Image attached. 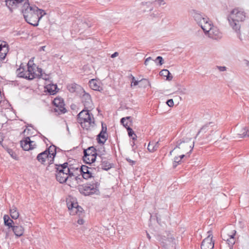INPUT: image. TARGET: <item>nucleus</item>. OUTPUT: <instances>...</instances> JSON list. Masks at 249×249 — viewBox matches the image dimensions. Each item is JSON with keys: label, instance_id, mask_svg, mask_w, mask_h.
<instances>
[{"label": "nucleus", "instance_id": "obj_1", "mask_svg": "<svg viewBox=\"0 0 249 249\" xmlns=\"http://www.w3.org/2000/svg\"><path fill=\"white\" fill-rule=\"evenodd\" d=\"M21 11L26 22L34 26H38L40 19L46 15L43 10L35 5L31 6L28 1L23 5Z\"/></svg>", "mask_w": 249, "mask_h": 249}, {"label": "nucleus", "instance_id": "obj_2", "mask_svg": "<svg viewBox=\"0 0 249 249\" xmlns=\"http://www.w3.org/2000/svg\"><path fill=\"white\" fill-rule=\"evenodd\" d=\"M194 143L192 138H183L176 142V147L170 152L169 155H179L180 159L187 157V155L190 153L193 149Z\"/></svg>", "mask_w": 249, "mask_h": 249}, {"label": "nucleus", "instance_id": "obj_3", "mask_svg": "<svg viewBox=\"0 0 249 249\" xmlns=\"http://www.w3.org/2000/svg\"><path fill=\"white\" fill-rule=\"evenodd\" d=\"M245 18V13L243 10L238 8L233 9L228 17L230 26L237 33L238 37L241 40L242 38L239 35L240 22L243 21Z\"/></svg>", "mask_w": 249, "mask_h": 249}, {"label": "nucleus", "instance_id": "obj_4", "mask_svg": "<svg viewBox=\"0 0 249 249\" xmlns=\"http://www.w3.org/2000/svg\"><path fill=\"white\" fill-rule=\"evenodd\" d=\"M78 122L81 127L86 130H91L95 125L94 118L92 114L89 113V109L82 110L78 114Z\"/></svg>", "mask_w": 249, "mask_h": 249}, {"label": "nucleus", "instance_id": "obj_5", "mask_svg": "<svg viewBox=\"0 0 249 249\" xmlns=\"http://www.w3.org/2000/svg\"><path fill=\"white\" fill-rule=\"evenodd\" d=\"M55 166L57 171V174H56L57 180L60 183L66 182L67 180H68L69 173L71 172V170H73L74 168L69 165L68 162H65L59 165L55 164Z\"/></svg>", "mask_w": 249, "mask_h": 249}, {"label": "nucleus", "instance_id": "obj_6", "mask_svg": "<svg viewBox=\"0 0 249 249\" xmlns=\"http://www.w3.org/2000/svg\"><path fill=\"white\" fill-rule=\"evenodd\" d=\"M42 69L37 68L36 73L34 71V68L32 66H29L28 64L27 70H25L23 68L20 67L17 70L18 75L19 77L24 78L28 80H32L36 77L42 76Z\"/></svg>", "mask_w": 249, "mask_h": 249}, {"label": "nucleus", "instance_id": "obj_7", "mask_svg": "<svg viewBox=\"0 0 249 249\" xmlns=\"http://www.w3.org/2000/svg\"><path fill=\"white\" fill-rule=\"evenodd\" d=\"M203 31L205 35L214 39H218L222 37V34L218 28L214 26L211 21L204 26Z\"/></svg>", "mask_w": 249, "mask_h": 249}, {"label": "nucleus", "instance_id": "obj_8", "mask_svg": "<svg viewBox=\"0 0 249 249\" xmlns=\"http://www.w3.org/2000/svg\"><path fill=\"white\" fill-rule=\"evenodd\" d=\"M191 15L197 24L203 30L205 28L204 26H206L211 21L207 16L196 10H193L191 12Z\"/></svg>", "mask_w": 249, "mask_h": 249}, {"label": "nucleus", "instance_id": "obj_9", "mask_svg": "<svg viewBox=\"0 0 249 249\" xmlns=\"http://www.w3.org/2000/svg\"><path fill=\"white\" fill-rule=\"evenodd\" d=\"M97 166L98 171L100 169L107 171L112 168V165L108 161L107 158L105 156L104 154H101L98 155L97 160H96V164H94Z\"/></svg>", "mask_w": 249, "mask_h": 249}, {"label": "nucleus", "instance_id": "obj_10", "mask_svg": "<svg viewBox=\"0 0 249 249\" xmlns=\"http://www.w3.org/2000/svg\"><path fill=\"white\" fill-rule=\"evenodd\" d=\"M99 184L98 182L92 184H87L82 186V192L85 196L98 194Z\"/></svg>", "mask_w": 249, "mask_h": 249}, {"label": "nucleus", "instance_id": "obj_11", "mask_svg": "<svg viewBox=\"0 0 249 249\" xmlns=\"http://www.w3.org/2000/svg\"><path fill=\"white\" fill-rule=\"evenodd\" d=\"M157 240L160 241L164 246H171L175 244V238L172 234L166 232L165 235L157 236Z\"/></svg>", "mask_w": 249, "mask_h": 249}, {"label": "nucleus", "instance_id": "obj_12", "mask_svg": "<svg viewBox=\"0 0 249 249\" xmlns=\"http://www.w3.org/2000/svg\"><path fill=\"white\" fill-rule=\"evenodd\" d=\"M53 103L55 106L54 108L55 112H57L58 114H64L66 112L67 109L64 107L65 104L62 98L56 97L54 99Z\"/></svg>", "mask_w": 249, "mask_h": 249}, {"label": "nucleus", "instance_id": "obj_13", "mask_svg": "<svg viewBox=\"0 0 249 249\" xmlns=\"http://www.w3.org/2000/svg\"><path fill=\"white\" fill-rule=\"evenodd\" d=\"M208 235L202 242L201 245V249H213L214 247V242L213 241V235L211 231L208 232Z\"/></svg>", "mask_w": 249, "mask_h": 249}, {"label": "nucleus", "instance_id": "obj_14", "mask_svg": "<svg viewBox=\"0 0 249 249\" xmlns=\"http://www.w3.org/2000/svg\"><path fill=\"white\" fill-rule=\"evenodd\" d=\"M4 223V225L8 227L7 229H3V232L5 233V238H8L9 235V232L11 231V230L14 227V226H13V224L14 222L13 220L10 219L9 216L7 215H5L3 216Z\"/></svg>", "mask_w": 249, "mask_h": 249}, {"label": "nucleus", "instance_id": "obj_15", "mask_svg": "<svg viewBox=\"0 0 249 249\" xmlns=\"http://www.w3.org/2000/svg\"><path fill=\"white\" fill-rule=\"evenodd\" d=\"M28 0H5L6 6L12 11V8H15L21 5L23 3H26Z\"/></svg>", "mask_w": 249, "mask_h": 249}, {"label": "nucleus", "instance_id": "obj_16", "mask_svg": "<svg viewBox=\"0 0 249 249\" xmlns=\"http://www.w3.org/2000/svg\"><path fill=\"white\" fill-rule=\"evenodd\" d=\"M82 101L85 109H91L93 107V104L90 95L87 93H84L82 96Z\"/></svg>", "mask_w": 249, "mask_h": 249}, {"label": "nucleus", "instance_id": "obj_17", "mask_svg": "<svg viewBox=\"0 0 249 249\" xmlns=\"http://www.w3.org/2000/svg\"><path fill=\"white\" fill-rule=\"evenodd\" d=\"M107 127H104L103 124H102V130L97 135V140L99 143L104 144L107 140Z\"/></svg>", "mask_w": 249, "mask_h": 249}, {"label": "nucleus", "instance_id": "obj_18", "mask_svg": "<svg viewBox=\"0 0 249 249\" xmlns=\"http://www.w3.org/2000/svg\"><path fill=\"white\" fill-rule=\"evenodd\" d=\"M8 52V45L6 42L0 43V61H2L5 58Z\"/></svg>", "mask_w": 249, "mask_h": 249}, {"label": "nucleus", "instance_id": "obj_19", "mask_svg": "<svg viewBox=\"0 0 249 249\" xmlns=\"http://www.w3.org/2000/svg\"><path fill=\"white\" fill-rule=\"evenodd\" d=\"M233 232V233L229 235V238L227 239V243L228 244L227 247H221V249H233V245L235 243L234 236L236 231L234 230Z\"/></svg>", "mask_w": 249, "mask_h": 249}, {"label": "nucleus", "instance_id": "obj_20", "mask_svg": "<svg viewBox=\"0 0 249 249\" xmlns=\"http://www.w3.org/2000/svg\"><path fill=\"white\" fill-rule=\"evenodd\" d=\"M56 147L54 145L50 146L47 149L45 150L47 151V153L51 159L49 162L50 165L53 163L54 158L55 156L56 153Z\"/></svg>", "mask_w": 249, "mask_h": 249}, {"label": "nucleus", "instance_id": "obj_21", "mask_svg": "<svg viewBox=\"0 0 249 249\" xmlns=\"http://www.w3.org/2000/svg\"><path fill=\"white\" fill-rule=\"evenodd\" d=\"M70 213L71 215L77 214L79 217H83L84 216L83 209L78 204L76 205V206L70 211Z\"/></svg>", "mask_w": 249, "mask_h": 249}, {"label": "nucleus", "instance_id": "obj_22", "mask_svg": "<svg viewBox=\"0 0 249 249\" xmlns=\"http://www.w3.org/2000/svg\"><path fill=\"white\" fill-rule=\"evenodd\" d=\"M83 160L88 164H91L95 162V164H96V160H97V156H93L92 154L89 155L84 154Z\"/></svg>", "mask_w": 249, "mask_h": 249}, {"label": "nucleus", "instance_id": "obj_23", "mask_svg": "<svg viewBox=\"0 0 249 249\" xmlns=\"http://www.w3.org/2000/svg\"><path fill=\"white\" fill-rule=\"evenodd\" d=\"M50 159L49 156L47 153V151L39 153L36 157L37 160L42 164H44L47 159L50 160Z\"/></svg>", "mask_w": 249, "mask_h": 249}, {"label": "nucleus", "instance_id": "obj_24", "mask_svg": "<svg viewBox=\"0 0 249 249\" xmlns=\"http://www.w3.org/2000/svg\"><path fill=\"white\" fill-rule=\"evenodd\" d=\"M30 144H31V140L28 137L20 141V145L24 150L28 151L31 150V145Z\"/></svg>", "mask_w": 249, "mask_h": 249}, {"label": "nucleus", "instance_id": "obj_25", "mask_svg": "<svg viewBox=\"0 0 249 249\" xmlns=\"http://www.w3.org/2000/svg\"><path fill=\"white\" fill-rule=\"evenodd\" d=\"M11 231H12L15 233L16 236L19 237L23 235L24 232V229L22 226H14L12 230H11Z\"/></svg>", "mask_w": 249, "mask_h": 249}, {"label": "nucleus", "instance_id": "obj_26", "mask_svg": "<svg viewBox=\"0 0 249 249\" xmlns=\"http://www.w3.org/2000/svg\"><path fill=\"white\" fill-rule=\"evenodd\" d=\"M75 170V168H74L73 170H71V172L69 173L68 176L69 178L68 180H67V182L70 186H71V183H73L75 182V181L77 180V178H78V176H76L74 174L73 171Z\"/></svg>", "mask_w": 249, "mask_h": 249}, {"label": "nucleus", "instance_id": "obj_27", "mask_svg": "<svg viewBox=\"0 0 249 249\" xmlns=\"http://www.w3.org/2000/svg\"><path fill=\"white\" fill-rule=\"evenodd\" d=\"M90 87L95 90H100V87L99 85V82L95 79H91L89 81Z\"/></svg>", "mask_w": 249, "mask_h": 249}, {"label": "nucleus", "instance_id": "obj_28", "mask_svg": "<svg viewBox=\"0 0 249 249\" xmlns=\"http://www.w3.org/2000/svg\"><path fill=\"white\" fill-rule=\"evenodd\" d=\"M84 154H87L89 155H93V156H96L98 157V155H100L99 154L97 153L96 151L95 148L93 146H90L89 147L88 149L84 150Z\"/></svg>", "mask_w": 249, "mask_h": 249}, {"label": "nucleus", "instance_id": "obj_29", "mask_svg": "<svg viewBox=\"0 0 249 249\" xmlns=\"http://www.w3.org/2000/svg\"><path fill=\"white\" fill-rule=\"evenodd\" d=\"M10 215L13 219H17L19 217V213L17 208L13 206L10 210Z\"/></svg>", "mask_w": 249, "mask_h": 249}, {"label": "nucleus", "instance_id": "obj_30", "mask_svg": "<svg viewBox=\"0 0 249 249\" xmlns=\"http://www.w3.org/2000/svg\"><path fill=\"white\" fill-rule=\"evenodd\" d=\"M47 89L50 94L54 95L57 92V87L56 85H49L47 86Z\"/></svg>", "mask_w": 249, "mask_h": 249}, {"label": "nucleus", "instance_id": "obj_31", "mask_svg": "<svg viewBox=\"0 0 249 249\" xmlns=\"http://www.w3.org/2000/svg\"><path fill=\"white\" fill-rule=\"evenodd\" d=\"M248 130L247 129L246 127L242 128L240 130L238 131L237 134L239 136V138H242L246 136H249V135L248 134Z\"/></svg>", "mask_w": 249, "mask_h": 249}, {"label": "nucleus", "instance_id": "obj_32", "mask_svg": "<svg viewBox=\"0 0 249 249\" xmlns=\"http://www.w3.org/2000/svg\"><path fill=\"white\" fill-rule=\"evenodd\" d=\"M160 74L161 76L166 77V79L168 80H171L173 78L172 76H170V73L169 71L166 69L161 70L160 71Z\"/></svg>", "mask_w": 249, "mask_h": 249}, {"label": "nucleus", "instance_id": "obj_33", "mask_svg": "<svg viewBox=\"0 0 249 249\" xmlns=\"http://www.w3.org/2000/svg\"><path fill=\"white\" fill-rule=\"evenodd\" d=\"M140 83V87L146 88L148 86H150V82L146 79H142L139 81Z\"/></svg>", "mask_w": 249, "mask_h": 249}, {"label": "nucleus", "instance_id": "obj_34", "mask_svg": "<svg viewBox=\"0 0 249 249\" xmlns=\"http://www.w3.org/2000/svg\"><path fill=\"white\" fill-rule=\"evenodd\" d=\"M175 156L174 158V162L173 163V166L174 168H176L178 164H179L181 161V160L182 159H180L179 155H175Z\"/></svg>", "mask_w": 249, "mask_h": 249}, {"label": "nucleus", "instance_id": "obj_35", "mask_svg": "<svg viewBox=\"0 0 249 249\" xmlns=\"http://www.w3.org/2000/svg\"><path fill=\"white\" fill-rule=\"evenodd\" d=\"M77 86L78 85L75 84H71L67 86V89L71 92H74Z\"/></svg>", "mask_w": 249, "mask_h": 249}, {"label": "nucleus", "instance_id": "obj_36", "mask_svg": "<svg viewBox=\"0 0 249 249\" xmlns=\"http://www.w3.org/2000/svg\"><path fill=\"white\" fill-rule=\"evenodd\" d=\"M91 168H89L88 169V172H86L85 173L82 174V178L85 179H88L92 177V173L90 171Z\"/></svg>", "mask_w": 249, "mask_h": 249}, {"label": "nucleus", "instance_id": "obj_37", "mask_svg": "<svg viewBox=\"0 0 249 249\" xmlns=\"http://www.w3.org/2000/svg\"><path fill=\"white\" fill-rule=\"evenodd\" d=\"M89 167L86 165H82L81 167L79 169L78 167L75 168V170H79V171L81 173V174H83L86 173V172H88V169Z\"/></svg>", "mask_w": 249, "mask_h": 249}, {"label": "nucleus", "instance_id": "obj_38", "mask_svg": "<svg viewBox=\"0 0 249 249\" xmlns=\"http://www.w3.org/2000/svg\"><path fill=\"white\" fill-rule=\"evenodd\" d=\"M154 143H152L151 142H150L149 143V144L148 145L147 149L150 152H154L156 150L155 147V145H154Z\"/></svg>", "mask_w": 249, "mask_h": 249}, {"label": "nucleus", "instance_id": "obj_39", "mask_svg": "<svg viewBox=\"0 0 249 249\" xmlns=\"http://www.w3.org/2000/svg\"><path fill=\"white\" fill-rule=\"evenodd\" d=\"M131 118L130 117H127L126 118H123L121 120V123L125 127L127 128V123H125L126 120H128Z\"/></svg>", "mask_w": 249, "mask_h": 249}, {"label": "nucleus", "instance_id": "obj_40", "mask_svg": "<svg viewBox=\"0 0 249 249\" xmlns=\"http://www.w3.org/2000/svg\"><path fill=\"white\" fill-rule=\"evenodd\" d=\"M126 129H127V130L128 131V135L130 137H132L133 135H134V136L136 137V134H134V131H133V130H132V128H131L130 127L128 126L126 128Z\"/></svg>", "mask_w": 249, "mask_h": 249}, {"label": "nucleus", "instance_id": "obj_41", "mask_svg": "<svg viewBox=\"0 0 249 249\" xmlns=\"http://www.w3.org/2000/svg\"><path fill=\"white\" fill-rule=\"evenodd\" d=\"M131 76L132 77V82L131 83V86L132 87L133 86H135L138 85L139 83H140L139 81L136 80L135 77L132 75H131Z\"/></svg>", "mask_w": 249, "mask_h": 249}, {"label": "nucleus", "instance_id": "obj_42", "mask_svg": "<svg viewBox=\"0 0 249 249\" xmlns=\"http://www.w3.org/2000/svg\"><path fill=\"white\" fill-rule=\"evenodd\" d=\"M7 152L9 154V155L13 158L16 159L17 158L16 154L15 152L11 149H7Z\"/></svg>", "mask_w": 249, "mask_h": 249}, {"label": "nucleus", "instance_id": "obj_43", "mask_svg": "<svg viewBox=\"0 0 249 249\" xmlns=\"http://www.w3.org/2000/svg\"><path fill=\"white\" fill-rule=\"evenodd\" d=\"M76 205H77V203H74L72 202H70L67 203L68 208L70 211L73 208H74L75 206H76Z\"/></svg>", "mask_w": 249, "mask_h": 249}, {"label": "nucleus", "instance_id": "obj_44", "mask_svg": "<svg viewBox=\"0 0 249 249\" xmlns=\"http://www.w3.org/2000/svg\"><path fill=\"white\" fill-rule=\"evenodd\" d=\"M155 62L159 61V63L160 65H161L163 63V59L161 56H158L156 60H154Z\"/></svg>", "mask_w": 249, "mask_h": 249}, {"label": "nucleus", "instance_id": "obj_45", "mask_svg": "<svg viewBox=\"0 0 249 249\" xmlns=\"http://www.w3.org/2000/svg\"><path fill=\"white\" fill-rule=\"evenodd\" d=\"M155 1L157 2L159 6L164 5L166 3L164 0H155Z\"/></svg>", "mask_w": 249, "mask_h": 249}, {"label": "nucleus", "instance_id": "obj_46", "mask_svg": "<svg viewBox=\"0 0 249 249\" xmlns=\"http://www.w3.org/2000/svg\"><path fill=\"white\" fill-rule=\"evenodd\" d=\"M216 68L220 71H226L227 70V68L225 66H216Z\"/></svg>", "mask_w": 249, "mask_h": 249}, {"label": "nucleus", "instance_id": "obj_47", "mask_svg": "<svg viewBox=\"0 0 249 249\" xmlns=\"http://www.w3.org/2000/svg\"><path fill=\"white\" fill-rule=\"evenodd\" d=\"M167 104L170 107H173L174 106V102L173 99H169L166 102Z\"/></svg>", "mask_w": 249, "mask_h": 249}, {"label": "nucleus", "instance_id": "obj_48", "mask_svg": "<svg viewBox=\"0 0 249 249\" xmlns=\"http://www.w3.org/2000/svg\"><path fill=\"white\" fill-rule=\"evenodd\" d=\"M154 1L150 2V1H143L142 2L141 4L143 6H149L150 5L152 4L153 2Z\"/></svg>", "mask_w": 249, "mask_h": 249}, {"label": "nucleus", "instance_id": "obj_49", "mask_svg": "<svg viewBox=\"0 0 249 249\" xmlns=\"http://www.w3.org/2000/svg\"><path fill=\"white\" fill-rule=\"evenodd\" d=\"M221 236L222 237L223 239L224 240H225V241H227V238H229V234H226L224 232L223 233V234H222Z\"/></svg>", "mask_w": 249, "mask_h": 249}, {"label": "nucleus", "instance_id": "obj_50", "mask_svg": "<svg viewBox=\"0 0 249 249\" xmlns=\"http://www.w3.org/2000/svg\"><path fill=\"white\" fill-rule=\"evenodd\" d=\"M151 60H153L152 58L151 57H149L148 58H147L145 60V61H144V65L145 66H147L149 64V62Z\"/></svg>", "mask_w": 249, "mask_h": 249}, {"label": "nucleus", "instance_id": "obj_51", "mask_svg": "<svg viewBox=\"0 0 249 249\" xmlns=\"http://www.w3.org/2000/svg\"><path fill=\"white\" fill-rule=\"evenodd\" d=\"M84 220L82 218H79L78 220H77V223L79 225H82L84 224Z\"/></svg>", "mask_w": 249, "mask_h": 249}, {"label": "nucleus", "instance_id": "obj_52", "mask_svg": "<svg viewBox=\"0 0 249 249\" xmlns=\"http://www.w3.org/2000/svg\"><path fill=\"white\" fill-rule=\"evenodd\" d=\"M151 142L152 143H155V144H154V145H155V146H156L155 148H156V149L157 150V148H158V147H159V141H157V142H153H153Z\"/></svg>", "mask_w": 249, "mask_h": 249}, {"label": "nucleus", "instance_id": "obj_53", "mask_svg": "<svg viewBox=\"0 0 249 249\" xmlns=\"http://www.w3.org/2000/svg\"><path fill=\"white\" fill-rule=\"evenodd\" d=\"M30 145H31V150L34 149L36 146L35 142L31 141V144Z\"/></svg>", "mask_w": 249, "mask_h": 249}, {"label": "nucleus", "instance_id": "obj_54", "mask_svg": "<svg viewBox=\"0 0 249 249\" xmlns=\"http://www.w3.org/2000/svg\"><path fill=\"white\" fill-rule=\"evenodd\" d=\"M156 217H157V221L159 223L160 221L161 220L160 215L157 213L156 215Z\"/></svg>", "mask_w": 249, "mask_h": 249}, {"label": "nucleus", "instance_id": "obj_55", "mask_svg": "<svg viewBox=\"0 0 249 249\" xmlns=\"http://www.w3.org/2000/svg\"><path fill=\"white\" fill-rule=\"evenodd\" d=\"M126 160H127V161L128 162H129L130 163H131L132 165H133V164H135V161L132 160H130V159H128V158H127V159H126Z\"/></svg>", "mask_w": 249, "mask_h": 249}, {"label": "nucleus", "instance_id": "obj_56", "mask_svg": "<svg viewBox=\"0 0 249 249\" xmlns=\"http://www.w3.org/2000/svg\"><path fill=\"white\" fill-rule=\"evenodd\" d=\"M119 55V53L118 52H115L114 53H113L111 55V58H114L116 56H117L118 55Z\"/></svg>", "mask_w": 249, "mask_h": 249}, {"label": "nucleus", "instance_id": "obj_57", "mask_svg": "<svg viewBox=\"0 0 249 249\" xmlns=\"http://www.w3.org/2000/svg\"><path fill=\"white\" fill-rule=\"evenodd\" d=\"M207 125H204L200 130L198 132L197 135H198L203 129H205V128L207 127Z\"/></svg>", "mask_w": 249, "mask_h": 249}, {"label": "nucleus", "instance_id": "obj_58", "mask_svg": "<svg viewBox=\"0 0 249 249\" xmlns=\"http://www.w3.org/2000/svg\"><path fill=\"white\" fill-rule=\"evenodd\" d=\"M186 89L184 88V89H181V92L184 94V93H186Z\"/></svg>", "mask_w": 249, "mask_h": 249}, {"label": "nucleus", "instance_id": "obj_59", "mask_svg": "<svg viewBox=\"0 0 249 249\" xmlns=\"http://www.w3.org/2000/svg\"><path fill=\"white\" fill-rule=\"evenodd\" d=\"M82 25L84 26V28L88 26V25L86 23L84 22V23H82Z\"/></svg>", "mask_w": 249, "mask_h": 249}, {"label": "nucleus", "instance_id": "obj_60", "mask_svg": "<svg viewBox=\"0 0 249 249\" xmlns=\"http://www.w3.org/2000/svg\"><path fill=\"white\" fill-rule=\"evenodd\" d=\"M46 48V46H42L41 47L40 50L45 51V49Z\"/></svg>", "mask_w": 249, "mask_h": 249}, {"label": "nucleus", "instance_id": "obj_61", "mask_svg": "<svg viewBox=\"0 0 249 249\" xmlns=\"http://www.w3.org/2000/svg\"><path fill=\"white\" fill-rule=\"evenodd\" d=\"M151 16L152 17H157V15L155 14L154 13H153L152 14H151Z\"/></svg>", "mask_w": 249, "mask_h": 249}, {"label": "nucleus", "instance_id": "obj_62", "mask_svg": "<svg viewBox=\"0 0 249 249\" xmlns=\"http://www.w3.org/2000/svg\"><path fill=\"white\" fill-rule=\"evenodd\" d=\"M147 238H148L149 240L150 239L151 237H150V236L149 234V233H147Z\"/></svg>", "mask_w": 249, "mask_h": 249}, {"label": "nucleus", "instance_id": "obj_63", "mask_svg": "<svg viewBox=\"0 0 249 249\" xmlns=\"http://www.w3.org/2000/svg\"><path fill=\"white\" fill-rule=\"evenodd\" d=\"M132 137V139L133 140H134L136 139L137 136H136V137H135V136H134V135H133V136H132V137Z\"/></svg>", "mask_w": 249, "mask_h": 249}, {"label": "nucleus", "instance_id": "obj_64", "mask_svg": "<svg viewBox=\"0 0 249 249\" xmlns=\"http://www.w3.org/2000/svg\"><path fill=\"white\" fill-rule=\"evenodd\" d=\"M3 141V139L1 138V136H0V143L2 142Z\"/></svg>", "mask_w": 249, "mask_h": 249}]
</instances>
